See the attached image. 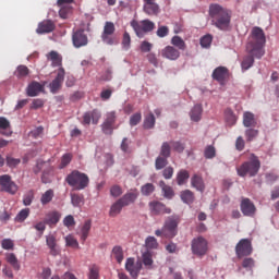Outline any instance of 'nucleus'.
<instances>
[{"label":"nucleus","instance_id":"1","mask_svg":"<svg viewBox=\"0 0 279 279\" xmlns=\"http://www.w3.org/2000/svg\"><path fill=\"white\" fill-rule=\"evenodd\" d=\"M209 17L211 19V25L217 29L221 32L230 29V23H232V11L230 9L219 3H213L209 5Z\"/></svg>","mask_w":279,"mask_h":279},{"label":"nucleus","instance_id":"2","mask_svg":"<svg viewBox=\"0 0 279 279\" xmlns=\"http://www.w3.org/2000/svg\"><path fill=\"white\" fill-rule=\"evenodd\" d=\"M266 43L265 31L258 26H254L251 31L248 43L246 44L247 53H252V56L260 60V58L265 56L263 47H265Z\"/></svg>","mask_w":279,"mask_h":279},{"label":"nucleus","instance_id":"3","mask_svg":"<svg viewBox=\"0 0 279 279\" xmlns=\"http://www.w3.org/2000/svg\"><path fill=\"white\" fill-rule=\"evenodd\" d=\"M65 182L74 191H84V189H88L90 179L88 178V174L81 172L80 170H73L70 174L66 175Z\"/></svg>","mask_w":279,"mask_h":279},{"label":"nucleus","instance_id":"4","mask_svg":"<svg viewBox=\"0 0 279 279\" xmlns=\"http://www.w3.org/2000/svg\"><path fill=\"white\" fill-rule=\"evenodd\" d=\"M260 171V160L254 154L250 156L248 161L243 162L238 168V175L240 178H245V175H250V178H254Z\"/></svg>","mask_w":279,"mask_h":279},{"label":"nucleus","instance_id":"5","mask_svg":"<svg viewBox=\"0 0 279 279\" xmlns=\"http://www.w3.org/2000/svg\"><path fill=\"white\" fill-rule=\"evenodd\" d=\"M131 27L134 29L137 38H145L146 34H149L156 29V23L151 22L150 20H133L131 22Z\"/></svg>","mask_w":279,"mask_h":279},{"label":"nucleus","instance_id":"6","mask_svg":"<svg viewBox=\"0 0 279 279\" xmlns=\"http://www.w3.org/2000/svg\"><path fill=\"white\" fill-rule=\"evenodd\" d=\"M192 253L202 258L208 254V241L203 236L194 238L191 244Z\"/></svg>","mask_w":279,"mask_h":279},{"label":"nucleus","instance_id":"7","mask_svg":"<svg viewBox=\"0 0 279 279\" xmlns=\"http://www.w3.org/2000/svg\"><path fill=\"white\" fill-rule=\"evenodd\" d=\"M254 247L252 246V241L250 239H242L235 245V254L238 258H245L252 256Z\"/></svg>","mask_w":279,"mask_h":279},{"label":"nucleus","instance_id":"8","mask_svg":"<svg viewBox=\"0 0 279 279\" xmlns=\"http://www.w3.org/2000/svg\"><path fill=\"white\" fill-rule=\"evenodd\" d=\"M0 189L4 193H9V195H16L19 193V185L12 181L10 174L0 175Z\"/></svg>","mask_w":279,"mask_h":279},{"label":"nucleus","instance_id":"9","mask_svg":"<svg viewBox=\"0 0 279 279\" xmlns=\"http://www.w3.org/2000/svg\"><path fill=\"white\" fill-rule=\"evenodd\" d=\"M72 43L76 49L86 47L88 45V35L84 28H78L72 33Z\"/></svg>","mask_w":279,"mask_h":279},{"label":"nucleus","instance_id":"10","mask_svg":"<svg viewBox=\"0 0 279 279\" xmlns=\"http://www.w3.org/2000/svg\"><path fill=\"white\" fill-rule=\"evenodd\" d=\"M64 75H66V72H64V68H60L57 71V76L49 84V89L52 95H56L62 88V84H64Z\"/></svg>","mask_w":279,"mask_h":279},{"label":"nucleus","instance_id":"11","mask_svg":"<svg viewBox=\"0 0 279 279\" xmlns=\"http://www.w3.org/2000/svg\"><path fill=\"white\" fill-rule=\"evenodd\" d=\"M125 269L126 271H129L131 277L137 279L138 274H141V269H143V263L135 262L134 257H129L125 262Z\"/></svg>","mask_w":279,"mask_h":279},{"label":"nucleus","instance_id":"12","mask_svg":"<svg viewBox=\"0 0 279 279\" xmlns=\"http://www.w3.org/2000/svg\"><path fill=\"white\" fill-rule=\"evenodd\" d=\"M148 207L151 215H171V208L158 201H151Z\"/></svg>","mask_w":279,"mask_h":279},{"label":"nucleus","instance_id":"13","mask_svg":"<svg viewBox=\"0 0 279 279\" xmlns=\"http://www.w3.org/2000/svg\"><path fill=\"white\" fill-rule=\"evenodd\" d=\"M46 245L49 250L50 256H60V245H58V239L53 234L50 233L46 235Z\"/></svg>","mask_w":279,"mask_h":279},{"label":"nucleus","instance_id":"14","mask_svg":"<svg viewBox=\"0 0 279 279\" xmlns=\"http://www.w3.org/2000/svg\"><path fill=\"white\" fill-rule=\"evenodd\" d=\"M211 77L219 84L225 85L226 80L230 77V70H228L226 66H218L214 70Z\"/></svg>","mask_w":279,"mask_h":279},{"label":"nucleus","instance_id":"15","mask_svg":"<svg viewBox=\"0 0 279 279\" xmlns=\"http://www.w3.org/2000/svg\"><path fill=\"white\" fill-rule=\"evenodd\" d=\"M178 218L169 217L165 225H163V231L167 232L169 239H173L178 234Z\"/></svg>","mask_w":279,"mask_h":279},{"label":"nucleus","instance_id":"16","mask_svg":"<svg viewBox=\"0 0 279 279\" xmlns=\"http://www.w3.org/2000/svg\"><path fill=\"white\" fill-rule=\"evenodd\" d=\"M240 208L244 217H254L256 215V205L250 198H243Z\"/></svg>","mask_w":279,"mask_h":279},{"label":"nucleus","instance_id":"17","mask_svg":"<svg viewBox=\"0 0 279 279\" xmlns=\"http://www.w3.org/2000/svg\"><path fill=\"white\" fill-rule=\"evenodd\" d=\"M99 119H101V112L99 110L94 109L92 111H87L83 116V125H90V121L94 125L99 123Z\"/></svg>","mask_w":279,"mask_h":279},{"label":"nucleus","instance_id":"18","mask_svg":"<svg viewBox=\"0 0 279 279\" xmlns=\"http://www.w3.org/2000/svg\"><path fill=\"white\" fill-rule=\"evenodd\" d=\"M144 12L148 16H158L160 14V7L155 0H144Z\"/></svg>","mask_w":279,"mask_h":279},{"label":"nucleus","instance_id":"19","mask_svg":"<svg viewBox=\"0 0 279 279\" xmlns=\"http://www.w3.org/2000/svg\"><path fill=\"white\" fill-rule=\"evenodd\" d=\"M161 56L166 60H178L180 58V50L173 46H167L161 50Z\"/></svg>","mask_w":279,"mask_h":279},{"label":"nucleus","instance_id":"20","mask_svg":"<svg viewBox=\"0 0 279 279\" xmlns=\"http://www.w3.org/2000/svg\"><path fill=\"white\" fill-rule=\"evenodd\" d=\"M44 88L43 84L33 81L26 88V95L28 97H38V95L43 93Z\"/></svg>","mask_w":279,"mask_h":279},{"label":"nucleus","instance_id":"21","mask_svg":"<svg viewBox=\"0 0 279 279\" xmlns=\"http://www.w3.org/2000/svg\"><path fill=\"white\" fill-rule=\"evenodd\" d=\"M56 29V24L51 20H45L38 24L36 32L38 34H51Z\"/></svg>","mask_w":279,"mask_h":279},{"label":"nucleus","instance_id":"22","mask_svg":"<svg viewBox=\"0 0 279 279\" xmlns=\"http://www.w3.org/2000/svg\"><path fill=\"white\" fill-rule=\"evenodd\" d=\"M47 60L51 62V66H62V54L58 53L56 50H51L47 56Z\"/></svg>","mask_w":279,"mask_h":279},{"label":"nucleus","instance_id":"23","mask_svg":"<svg viewBox=\"0 0 279 279\" xmlns=\"http://www.w3.org/2000/svg\"><path fill=\"white\" fill-rule=\"evenodd\" d=\"M243 125L244 128H256L257 122L254 113L250 111L243 113Z\"/></svg>","mask_w":279,"mask_h":279},{"label":"nucleus","instance_id":"24","mask_svg":"<svg viewBox=\"0 0 279 279\" xmlns=\"http://www.w3.org/2000/svg\"><path fill=\"white\" fill-rule=\"evenodd\" d=\"M10 128V121L5 117H0V134H2V136H12Z\"/></svg>","mask_w":279,"mask_h":279},{"label":"nucleus","instance_id":"25","mask_svg":"<svg viewBox=\"0 0 279 279\" xmlns=\"http://www.w3.org/2000/svg\"><path fill=\"white\" fill-rule=\"evenodd\" d=\"M5 260L15 271H21V263L14 253H5Z\"/></svg>","mask_w":279,"mask_h":279},{"label":"nucleus","instance_id":"26","mask_svg":"<svg viewBox=\"0 0 279 279\" xmlns=\"http://www.w3.org/2000/svg\"><path fill=\"white\" fill-rule=\"evenodd\" d=\"M62 215L59 211H51L47 214V217L45 218V223L47 226H56L60 221V218Z\"/></svg>","mask_w":279,"mask_h":279},{"label":"nucleus","instance_id":"27","mask_svg":"<svg viewBox=\"0 0 279 279\" xmlns=\"http://www.w3.org/2000/svg\"><path fill=\"white\" fill-rule=\"evenodd\" d=\"M191 184L196 191H199L201 193H204V190L206 186L204 185V179L202 177L194 174L191 179Z\"/></svg>","mask_w":279,"mask_h":279},{"label":"nucleus","instance_id":"28","mask_svg":"<svg viewBox=\"0 0 279 279\" xmlns=\"http://www.w3.org/2000/svg\"><path fill=\"white\" fill-rule=\"evenodd\" d=\"M138 197V193L136 192H129L126 194H124L121 198L120 202L124 205V206H130V204H134V202H136V198Z\"/></svg>","mask_w":279,"mask_h":279},{"label":"nucleus","instance_id":"29","mask_svg":"<svg viewBox=\"0 0 279 279\" xmlns=\"http://www.w3.org/2000/svg\"><path fill=\"white\" fill-rule=\"evenodd\" d=\"M123 208H125V206L119 198L116 203H113L111 205L110 210H109V216L117 217L118 215H121V210H123Z\"/></svg>","mask_w":279,"mask_h":279},{"label":"nucleus","instance_id":"30","mask_svg":"<svg viewBox=\"0 0 279 279\" xmlns=\"http://www.w3.org/2000/svg\"><path fill=\"white\" fill-rule=\"evenodd\" d=\"M202 112H204L202 105H195L190 112L191 120L195 121L196 123H197V121H201Z\"/></svg>","mask_w":279,"mask_h":279},{"label":"nucleus","instance_id":"31","mask_svg":"<svg viewBox=\"0 0 279 279\" xmlns=\"http://www.w3.org/2000/svg\"><path fill=\"white\" fill-rule=\"evenodd\" d=\"M171 45L177 47L180 51H186V41L182 37L175 35L171 38Z\"/></svg>","mask_w":279,"mask_h":279},{"label":"nucleus","instance_id":"32","mask_svg":"<svg viewBox=\"0 0 279 279\" xmlns=\"http://www.w3.org/2000/svg\"><path fill=\"white\" fill-rule=\"evenodd\" d=\"M15 77L17 80H25L27 75H29V68L27 65H19L14 72Z\"/></svg>","mask_w":279,"mask_h":279},{"label":"nucleus","instance_id":"33","mask_svg":"<svg viewBox=\"0 0 279 279\" xmlns=\"http://www.w3.org/2000/svg\"><path fill=\"white\" fill-rule=\"evenodd\" d=\"M189 178H191V174L186 170H180L177 173V184L183 186L189 181Z\"/></svg>","mask_w":279,"mask_h":279},{"label":"nucleus","instance_id":"34","mask_svg":"<svg viewBox=\"0 0 279 279\" xmlns=\"http://www.w3.org/2000/svg\"><path fill=\"white\" fill-rule=\"evenodd\" d=\"M254 58H256V56H254L252 53L244 57V59L241 63V68L243 71H247L248 69H252V66H254Z\"/></svg>","mask_w":279,"mask_h":279},{"label":"nucleus","instance_id":"35","mask_svg":"<svg viewBox=\"0 0 279 279\" xmlns=\"http://www.w3.org/2000/svg\"><path fill=\"white\" fill-rule=\"evenodd\" d=\"M159 186L161 187L163 195L167 199H172L173 198V189L169 185H167V183H165V181H160L159 182Z\"/></svg>","mask_w":279,"mask_h":279},{"label":"nucleus","instance_id":"36","mask_svg":"<svg viewBox=\"0 0 279 279\" xmlns=\"http://www.w3.org/2000/svg\"><path fill=\"white\" fill-rule=\"evenodd\" d=\"M71 204L74 208H82L84 206V195L71 194Z\"/></svg>","mask_w":279,"mask_h":279},{"label":"nucleus","instance_id":"37","mask_svg":"<svg viewBox=\"0 0 279 279\" xmlns=\"http://www.w3.org/2000/svg\"><path fill=\"white\" fill-rule=\"evenodd\" d=\"M65 246L72 247V250H80V242L72 234L66 235L65 238Z\"/></svg>","mask_w":279,"mask_h":279},{"label":"nucleus","instance_id":"38","mask_svg":"<svg viewBox=\"0 0 279 279\" xmlns=\"http://www.w3.org/2000/svg\"><path fill=\"white\" fill-rule=\"evenodd\" d=\"M90 228H92L90 220L85 221L81 229V241L84 242L88 239V233L90 232Z\"/></svg>","mask_w":279,"mask_h":279},{"label":"nucleus","instance_id":"39","mask_svg":"<svg viewBox=\"0 0 279 279\" xmlns=\"http://www.w3.org/2000/svg\"><path fill=\"white\" fill-rule=\"evenodd\" d=\"M181 199L184 204H193L195 202V195L190 190H185L181 192Z\"/></svg>","mask_w":279,"mask_h":279},{"label":"nucleus","instance_id":"40","mask_svg":"<svg viewBox=\"0 0 279 279\" xmlns=\"http://www.w3.org/2000/svg\"><path fill=\"white\" fill-rule=\"evenodd\" d=\"M112 254L117 260V263H119V265H121V263H123V247L119 246V245H116L113 246L112 248Z\"/></svg>","mask_w":279,"mask_h":279},{"label":"nucleus","instance_id":"41","mask_svg":"<svg viewBox=\"0 0 279 279\" xmlns=\"http://www.w3.org/2000/svg\"><path fill=\"white\" fill-rule=\"evenodd\" d=\"M143 125L145 130H151L156 125V117H154V113L146 116Z\"/></svg>","mask_w":279,"mask_h":279},{"label":"nucleus","instance_id":"42","mask_svg":"<svg viewBox=\"0 0 279 279\" xmlns=\"http://www.w3.org/2000/svg\"><path fill=\"white\" fill-rule=\"evenodd\" d=\"M201 47H203V49H210V45H213V35L207 34L204 35L201 40H199Z\"/></svg>","mask_w":279,"mask_h":279},{"label":"nucleus","instance_id":"43","mask_svg":"<svg viewBox=\"0 0 279 279\" xmlns=\"http://www.w3.org/2000/svg\"><path fill=\"white\" fill-rule=\"evenodd\" d=\"M52 199H53V190L46 191L40 197V202L43 206H47V204L51 203Z\"/></svg>","mask_w":279,"mask_h":279},{"label":"nucleus","instance_id":"44","mask_svg":"<svg viewBox=\"0 0 279 279\" xmlns=\"http://www.w3.org/2000/svg\"><path fill=\"white\" fill-rule=\"evenodd\" d=\"M168 157H162V156H159L156 158V161H155V169L157 171H160V169H165V167H167V165H169V161L167 160Z\"/></svg>","mask_w":279,"mask_h":279},{"label":"nucleus","instance_id":"45","mask_svg":"<svg viewBox=\"0 0 279 279\" xmlns=\"http://www.w3.org/2000/svg\"><path fill=\"white\" fill-rule=\"evenodd\" d=\"M29 208H24L22 210H20V213L15 216V221L17 223H23V221H25V219H27V217H29Z\"/></svg>","mask_w":279,"mask_h":279},{"label":"nucleus","instance_id":"46","mask_svg":"<svg viewBox=\"0 0 279 279\" xmlns=\"http://www.w3.org/2000/svg\"><path fill=\"white\" fill-rule=\"evenodd\" d=\"M256 265V260L252 257H246L242 260V267L246 269L247 271H252Z\"/></svg>","mask_w":279,"mask_h":279},{"label":"nucleus","instance_id":"47","mask_svg":"<svg viewBox=\"0 0 279 279\" xmlns=\"http://www.w3.org/2000/svg\"><path fill=\"white\" fill-rule=\"evenodd\" d=\"M71 160H73V155L71 153H66L61 157V163L59 166V169H64L65 167H69L71 165Z\"/></svg>","mask_w":279,"mask_h":279},{"label":"nucleus","instance_id":"48","mask_svg":"<svg viewBox=\"0 0 279 279\" xmlns=\"http://www.w3.org/2000/svg\"><path fill=\"white\" fill-rule=\"evenodd\" d=\"M142 259H143V265L147 268V269H151V265H154V259L151 258V253L146 252L142 255Z\"/></svg>","mask_w":279,"mask_h":279},{"label":"nucleus","instance_id":"49","mask_svg":"<svg viewBox=\"0 0 279 279\" xmlns=\"http://www.w3.org/2000/svg\"><path fill=\"white\" fill-rule=\"evenodd\" d=\"M160 156L163 158H170L171 157V145H169V142H163L161 145Z\"/></svg>","mask_w":279,"mask_h":279},{"label":"nucleus","instance_id":"50","mask_svg":"<svg viewBox=\"0 0 279 279\" xmlns=\"http://www.w3.org/2000/svg\"><path fill=\"white\" fill-rule=\"evenodd\" d=\"M145 245L147 250H158V240H156L154 236H148L145 240Z\"/></svg>","mask_w":279,"mask_h":279},{"label":"nucleus","instance_id":"51","mask_svg":"<svg viewBox=\"0 0 279 279\" xmlns=\"http://www.w3.org/2000/svg\"><path fill=\"white\" fill-rule=\"evenodd\" d=\"M154 191H156V186H154L151 183H146L141 189L142 195L145 196H149L151 193H154Z\"/></svg>","mask_w":279,"mask_h":279},{"label":"nucleus","instance_id":"52","mask_svg":"<svg viewBox=\"0 0 279 279\" xmlns=\"http://www.w3.org/2000/svg\"><path fill=\"white\" fill-rule=\"evenodd\" d=\"M170 145H171L173 151H177L178 154H182L185 149L184 144L180 141H175V142L172 141V142H170Z\"/></svg>","mask_w":279,"mask_h":279},{"label":"nucleus","instance_id":"53","mask_svg":"<svg viewBox=\"0 0 279 279\" xmlns=\"http://www.w3.org/2000/svg\"><path fill=\"white\" fill-rule=\"evenodd\" d=\"M34 230L38 231L39 236H43L45 234V230H47V222L39 221L33 226Z\"/></svg>","mask_w":279,"mask_h":279},{"label":"nucleus","instance_id":"54","mask_svg":"<svg viewBox=\"0 0 279 279\" xmlns=\"http://www.w3.org/2000/svg\"><path fill=\"white\" fill-rule=\"evenodd\" d=\"M101 130L107 136H111L114 132V125L108 122H102Z\"/></svg>","mask_w":279,"mask_h":279},{"label":"nucleus","instance_id":"55","mask_svg":"<svg viewBox=\"0 0 279 279\" xmlns=\"http://www.w3.org/2000/svg\"><path fill=\"white\" fill-rule=\"evenodd\" d=\"M21 165L20 158H14L12 156H7V166L10 167V169H15V167H19Z\"/></svg>","mask_w":279,"mask_h":279},{"label":"nucleus","instance_id":"56","mask_svg":"<svg viewBox=\"0 0 279 279\" xmlns=\"http://www.w3.org/2000/svg\"><path fill=\"white\" fill-rule=\"evenodd\" d=\"M245 136H246L247 143H252V141H254V138H256V136H258V130L248 129L245 131Z\"/></svg>","mask_w":279,"mask_h":279},{"label":"nucleus","instance_id":"57","mask_svg":"<svg viewBox=\"0 0 279 279\" xmlns=\"http://www.w3.org/2000/svg\"><path fill=\"white\" fill-rule=\"evenodd\" d=\"M116 29L117 28L114 27V23L106 22L105 26H104L102 34H107V35L112 36V34H114Z\"/></svg>","mask_w":279,"mask_h":279},{"label":"nucleus","instance_id":"58","mask_svg":"<svg viewBox=\"0 0 279 279\" xmlns=\"http://www.w3.org/2000/svg\"><path fill=\"white\" fill-rule=\"evenodd\" d=\"M32 202H34V191H28L23 196V204L24 206H32Z\"/></svg>","mask_w":279,"mask_h":279},{"label":"nucleus","instance_id":"59","mask_svg":"<svg viewBox=\"0 0 279 279\" xmlns=\"http://www.w3.org/2000/svg\"><path fill=\"white\" fill-rule=\"evenodd\" d=\"M105 122L114 125V123H117V111L107 112Z\"/></svg>","mask_w":279,"mask_h":279},{"label":"nucleus","instance_id":"60","mask_svg":"<svg viewBox=\"0 0 279 279\" xmlns=\"http://www.w3.org/2000/svg\"><path fill=\"white\" fill-rule=\"evenodd\" d=\"M130 45H132V38L130 37V33L125 32L122 38V47L128 51V49H130Z\"/></svg>","mask_w":279,"mask_h":279},{"label":"nucleus","instance_id":"61","mask_svg":"<svg viewBox=\"0 0 279 279\" xmlns=\"http://www.w3.org/2000/svg\"><path fill=\"white\" fill-rule=\"evenodd\" d=\"M142 119H143V116L141 114V112H136L135 114L131 116L130 125L134 128V125H137L141 123Z\"/></svg>","mask_w":279,"mask_h":279},{"label":"nucleus","instance_id":"62","mask_svg":"<svg viewBox=\"0 0 279 279\" xmlns=\"http://www.w3.org/2000/svg\"><path fill=\"white\" fill-rule=\"evenodd\" d=\"M2 250H14V241L12 239H3L1 241Z\"/></svg>","mask_w":279,"mask_h":279},{"label":"nucleus","instance_id":"63","mask_svg":"<svg viewBox=\"0 0 279 279\" xmlns=\"http://www.w3.org/2000/svg\"><path fill=\"white\" fill-rule=\"evenodd\" d=\"M216 155H217V151L215 150V146H207L205 148V153H204L205 158L211 159V158H215Z\"/></svg>","mask_w":279,"mask_h":279},{"label":"nucleus","instance_id":"64","mask_svg":"<svg viewBox=\"0 0 279 279\" xmlns=\"http://www.w3.org/2000/svg\"><path fill=\"white\" fill-rule=\"evenodd\" d=\"M89 279H99V267L97 265L89 268Z\"/></svg>","mask_w":279,"mask_h":279}]
</instances>
